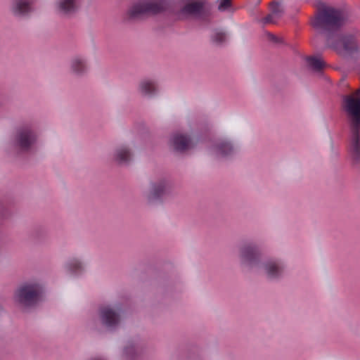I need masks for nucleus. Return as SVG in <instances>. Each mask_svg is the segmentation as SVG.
Returning a JSON list of instances; mask_svg holds the SVG:
<instances>
[{"instance_id":"nucleus-1","label":"nucleus","mask_w":360,"mask_h":360,"mask_svg":"<svg viewBox=\"0 0 360 360\" xmlns=\"http://www.w3.org/2000/svg\"><path fill=\"white\" fill-rule=\"evenodd\" d=\"M240 264L248 269L259 271L269 281H278L283 277L285 263L278 259L270 258L261 263V253L254 243H247L238 249Z\"/></svg>"},{"instance_id":"nucleus-2","label":"nucleus","mask_w":360,"mask_h":360,"mask_svg":"<svg viewBox=\"0 0 360 360\" xmlns=\"http://www.w3.org/2000/svg\"><path fill=\"white\" fill-rule=\"evenodd\" d=\"M345 20V15L340 10L321 4L312 25L320 32L330 31L341 26Z\"/></svg>"},{"instance_id":"nucleus-3","label":"nucleus","mask_w":360,"mask_h":360,"mask_svg":"<svg viewBox=\"0 0 360 360\" xmlns=\"http://www.w3.org/2000/svg\"><path fill=\"white\" fill-rule=\"evenodd\" d=\"M42 292V285L37 281L26 282L20 285L15 291L13 301L22 308L33 306L39 300Z\"/></svg>"},{"instance_id":"nucleus-4","label":"nucleus","mask_w":360,"mask_h":360,"mask_svg":"<svg viewBox=\"0 0 360 360\" xmlns=\"http://www.w3.org/2000/svg\"><path fill=\"white\" fill-rule=\"evenodd\" d=\"M171 183L165 178L150 179L143 191V197L147 205L153 206L162 202L165 196L172 193Z\"/></svg>"},{"instance_id":"nucleus-5","label":"nucleus","mask_w":360,"mask_h":360,"mask_svg":"<svg viewBox=\"0 0 360 360\" xmlns=\"http://www.w3.org/2000/svg\"><path fill=\"white\" fill-rule=\"evenodd\" d=\"M326 37L328 45L339 55L354 59L360 58V46L353 34H344L336 42L333 41L329 34Z\"/></svg>"},{"instance_id":"nucleus-6","label":"nucleus","mask_w":360,"mask_h":360,"mask_svg":"<svg viewBox=\"0 0 360 360\" xmlns=\"http://www.w3.org/2000/svg\"><path fill=\"white\" fill-rule=\"evenodd\" d=\"M343 109L349 128H360V89L343 98Z\"/></svg>"},{"instance_id":"nucleus-7","label":"nucleus","mask_w":360,"mask_h":360,"mask_svg":"<svg viewBox=\"0 0 360 360\" xmlns=\"http://www.w3.org/2000/svg\"><path fill=\"white\" fill-rule=\"evenodd\" d=\"M98 321L108 329H114L121 323V309L112 305H103L98 310Z\"/></svg>"},{"instance_id":"nucleus-8","label":"nucleus","mask_w":360,"mask_h":360,"mask_svg":"<svg viewBox=\"0 0 360 360\" xmlns=\"http://www.w3.org/2000/svg\"><path fill=\"white\" fill-rule=\"evenodd\" d=\"M166 4L162 0H147L132 6L129 13L131 17L137 18L141 15H153L163 11Z\"/></svg>"},{"instance_id":"nucleus-9","label":"nucleus","mask_w":360,"mask_h":360,"mask_svg":"<svg viewBox=\"0 0 360 360\" xmlns=\"http://www.w3.org/2000/svg\"><path fill=\"white\" fill-rule=\"evenodd\" d=\"M37 136L30 124H24L16 129L14 142L16 146L27 151L36 143Z\"/></svg>"},{"instance_id":"nucleus-10","label":"nucleus","mask_w":360,"mask_h":360,"mask_svg":"<svg viewBox=\"0 0 360 360\" xmlns=\"http://www.w3.org/2000/svg\"><path fill=\"white\" fill-rule=\"evenodd\" d=\"M135 145V141H131L116 146L112 154L113 160L119 165L129 164L134 158L132 147Z\"/></svg>"},{"instance_id":"nucleus-11","label":"nucleus","mask_w":360,"mask_h":360,"mask_svg":"<svg viewBox=\"0 0 360 360\" xmlns=\"http://www.w3.org/2000/svg\"><path fill=\"white\" fill-rule=\"evenodd\" d=\"M79 5V0H56L54 9L59 15L69 17L77 11Z\"/></svg>"},{"instance_id":"nucleus-12","label":"nucleus","mask_w":360,"mask_h":360,"mask_svg":"<svg viewBox=\"0 0 360 360\" xmlns=\"http://www.w3.org/2000/svg\"><path fill=\"white\" fill-rule=\"evenodd\" d=\"M10 11L15 17H26L34 11L33 1L13 0L10 5Z\"/></svg>"},{"instance_id":"nucleus-13","label":"nucleus","mask_w":360,"mask_h":360,"mask_svg":"<svg viewBox=\"0 0 360 360\" xmlns=\"http://www.w3.org/2000/svg\"><path fill=\"white\" fill-rule=\"evenodd\" d=\"M143 350V345L139 340H129L123 349V359L124 360H136Z\"/></svg>"},{"instance_id":"nucleus-14","label":"nucleus","mask_w":360,"mask_h":360,"mask_svg":"<svg viewBox=\"0 0 360 360\" xmlns=\"http://www.w3.org/2000/svg\"><path fill=\"white\" fill-rule=\"evenodd\" d=\"M170 145L174 150L183 152L191 148L194 144L188 136L175 134L170 139Z\"/></svg>"},{"instance_id":"nucleus-15","label":"nucleus","mask_w":360,"mask_h":360,"mask_svg":"<svg viewBox=\"0 0 360 360\" xmlns=\"http://www.w3.org/2000/svg\"><path fill=\"white\" fill-rule=\"evenodd\" d=\"M212 150L216 156L227 158L235 154L236 148L230 141L221 140L214 145Z\"/></svg>"},{"instance_id":"nucleus-16","label":"nucleus","mask_w":360,"mask_h":360,"mask_svg":"<svg viewBox=\"0 0 360 360\" xmlns=\"http://www.w3.org/2000/svg\"><path fill=\"white\" fill-rule=\"evenodd\" d=\"M350 129V151L353 158L360 162V128Z\"/></svg>"},{"instance_id":"nucleus-17","label":"nucleus","mask_w":360,"mask_h":360,"mask_svg":"<svg viewBox=\"0 0 360 360\" xmlns=\"http://www.w3.org/2000/svg\"><path fill=\"white\" fill-rule=\"evenodd\" d=\"M207 3L205 0H195L188 2L181 10L183 15H195L200 13L207 7Z\"/></svg>"},{"instance_id":"nucleus-18","label":"nucleus","mask_w":360,"mask_h":360,"mask_svg":"<svg viewBox=\"0 0 360 360\" xmlns=\"http://www.w3.org/2000/svg\"><path fill=\"white\" fill-rule=\"evenodd\" d=\"M138 91L143 96L151 97L157 92L156 84L151 79H143L139 84Z\"/></svg>"},{"instance_id":"nucleus-19","label":"nucleus","mask_w":360,"mask_h":360,"mask_svg":"<svg viewBox=\"0 0 360 360\" xmlns=\"http://www.w3.org/2000/svg\"><path fill=\"white\" fill-rule=\"evenodd\" d=\"M71 72L76 75H82L87 72L86 60L81 56H75L70 60Z\"/></svg>"},{"instance_id":"nucleus-20","label":"nucleus","mask_w":360,"mask_h":360,"mask_svg":"<svg viewBox=\"0 0 360 360\" xmlns=\"http://www.w3.org/2000/svg\"><path fill=\"white\" fill-rule=\"evenodd\" d=\"M307 62L309 68L316 71L321 70L325 65L323 61L317 57H309L307 59Z\"/></svg>"},{"instance_id":"nucleus-21","label":"nucleus","mask_w":360,"mask_h":360,"mask_svg":"<svg viewBox=\"0 0 360 360\" xmlns=\"http://www.w3.org/2000/svg\"><path fill=\"white\" fill-rule=\"evenodd\" d=\"M271 11H272V15H269V16L266 17L264 19L265 22H271V18H272L273 15L274 16H279L281 15V13H283V8L280 4L276 3L273 5Z\"/></svg>"},{"instance_id":"nucleus-22","label":"nucleus","mask_w":360,"mask_h":360,"mask_svg":"<svg viewBox=\"0 0 360 360\" xmlns=\"http://www.w3.org/2000/svg\"><path fill=\"white\" fill-rule=\"evenodd\" d=\"M212 41L217 44H221L226 39V34L221 30L215 31L212 36Z\"/></svg>"},{"instance_id":"nucleus-23","label":"nucleus","mask_w":360,"mask_h":360,"mask_svg":"<svg viewBox=\"0 0 360 360\" xmlns=\"http://www.w3.org/2000/svg\"><path fill=\"white\" fill-rule=\"evenodd\" d=\"M231 6V0H218V9L220 11H226Z\"/></svg>"},{"instance_id":"nucleus-24","label":"nucleus","mask_w":360,"mask_h":360,"mask_svg":"<svg viewBox=\"0 0 360 360\" xmlns=\"http://www.w3.org/2000/svg\"><path fill=\"white\" fill-rule=\"evenodd\" d=\"M68 265L71 269H79L82 266V262L77 259H72L69 262Z\"/></svg>"},{"instance_id":"nucleus-25","label":"nucleus","mask_w":360,"mask_h":360,"mask_svg":"<svg viewBox=\"0 0 360 360\" xmlns=\"http://www.w3.org/2000/svg\"><path fill=\"white\" fill-rule=\"evenodd\" d=\"M2 310V307L1 305L0 304V311Z\"/></svg>"}]
</instances>
